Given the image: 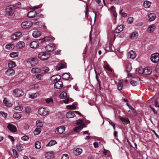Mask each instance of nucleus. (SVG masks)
<instances>
[{
	"instance_id": "1",
	"label": "nucleus",
	"mask_w": 159,
	"mask_h": 159,
	"mask_svg": "<svg viewBox=\"0 0 159 159\" xmlns=\"http://www.w3.org/2000/svg\"><path fill=\"white\" fill-rule=\"evenodd\" d=\"M5 16L8 18H12L15 16L14 9L10 6H8L6 8Z\"/></svg>"
},
{
	"instance_id": "2",
	"label": "nucleus",
	"mask_w": 159,
	"mask_h": 159,
	"mask_svg": "<svg viewBox=\"0 0 159 159\" xmlns=\"http://www.w3.org/2000/svg\"><path fill=\"white\" fill-rule=\"evenodd\" d=\"M24 92L20 89H16L13 90V95L16 97H19L24 95Z\"/></svg>"
},
{
	"instance_id": "3",
	"label": "nucleus",
	"mask_w": 159,
	"mask_h": 159,
	"mask_svg": "<svg viewBox=\"0 0 159 159\" xmlns=\"http://www.w3.org/2000/svg\"><path fill=\"white\" fill-rule=\"evenodd\" d=\"M39 114L42 116H45L49 113V111L47 108H41L38 110Z\"/></svg>"
},
{
	"instance_id": "4",
	"label": "nucleus",
	"mask_w": 159,
	"mask_h": 159,
	"mask_svg": "<svg viewBox=\"0 0 159 159\" xmlns=\"http://www.w3.org/2000/svg\"><path fill=\"white\" fill-rule=\"evenodd\" d=\"M38 57L41 60H45L49 58V55L46 52H41L38 54Z\"/></svg>"
},
{
	"instance_id": "5",
	"label": "nucleus",
	"mask_w": 159,
	"mask_h": 159,
	"mask_svg": "<svg viewBox=\"0 0 159 159\" xmlns=\"http://www.w3.org/2000/svg\"><path fill=\"white\" fill-rule=\"evenodd\" d=\"M151 61L154 63H156L159 61V54L156 53L152 54L151 57Z\"/></svg>"
},
{
	"instance_id": "6",
	"label": "nucleus",
	"mask_w": 159,
	"mask_h": 159,
	"mask_svg": "<svg viewBox=\"0 0 159 159\" xmlns=\"http://www.w3.org/2000/svg\"><path fill=\"white\" fill-rule=\"evenodd\" d=\"M32 25L33 24L31 21H25L21 23V26L22 28L25 29L31 27Z\"/></svg>"
},
{
	"instance_id": "7",
	"label": "nucleus",
	"mask_w": 159,
	"mask_h": 159,
	"mask_svg": "<svg viewBox=\"0 0 159 159\" xmlns=\"http://www.w3.org/2000/svg\"><path fill=\"white\" fill-rule=\"evenodd\" d=\"M65 130V127L63 126H61L57 128L55 132L57 134H61Z\"/></svg>"
},
{
	"instance_id": "8",
	"label": "nucleus",
	"mask_w": 159,
	"mask_h": 159,
	"mask_svg": "<svg viewBox=\"0 0 159 159\" xmlns=\"http://www.w3.org/2000/svg\"><path fill=\"white\" fill-rule=\"evenodd\" d=\"M45 49L46 50L48 51H52L55 49V46L53 43H50L46 47Z\"/></svg>"
},
{
	"instance_id": "9",
	"label": "nucleus",
	"mask_w": 159,
	"mask_h": 159,
	"mask_svg": "<svg viewBox=\"0 0 159 159\" xmlns=\"http://www.w3.org/2000/svg\"><path fill=\"white\" fill-rule=\"evenodd\" d=\"M21 34L20 32H15L11 35V39L13 40H16L20 38V36Z\"/></svg>"
},
{
	"instance_id": "10",
	"label": "nucleus",
	"mask_w": 159,
	"mask_h": 159,
	"mask_svg": "<svg viewBox=\"0 0 159 159\" xmlns=\"http://www.w3.org/2000/svg\"><path fill=\"white\" fill-rule=\"evenodd\" d=\"M54 87L55 89H60L63 87V83L59 80L54 83Z\"/></svg>"
},
{
	"instance_id": "11",
	"label": "nucleus",
	"mask_w": 159,
	"mask_h": 159,
	"mask_svg": "<svg viewBox=\"0 0 159 159\" xmlns=\"http://www.w3.org/2000/svg\"><path fill=\"white\" fill-rule=\"evenodd\" d=\"M61 79V77L59 75H54L52 76L51 79L52 82L54 84L58 81Z\"/></svg>"
},
{
	"instance_id": "12",
	"label": "nucleus",
	"mask_w": 159,
	"mask_h": 159,
	"mask_svg": "<svg viewBox=\"0 0 159 159\" xmlns=\"http://www.w3.org/2000/svg\"><path fill=\"white\" fill-rule=\"evenodd\" d=\"M27 62L30 63L31 66H34L37 64V59L35 58H29L27 60Z\"/></svg>"
},
{
	"instance_id": "13",
	"label": "nucleus",
	"mask_w": 159,
	"mask_h": 159,
	"mask_svg": "<svg viewBox=\"0 0 159 159\" xmlns=\"http://www.w3.org/2000/svg\"><path fill=\"white\" fill-rule=\"evenodd\" d=\"M66 116L68 118H71L74 117L75 116L74 111H69L66 114Z\"/></svg>"
},
{
	"instance_id": "14",
	"label": "nucleus",
	"mask_w": 159,
	"mask_h": 159,
	"mask_svg": "<svg viewBox=\"0 0 159 159\" xmlns=\"http://www.w3.org/2000/svg\"><path fill=\"white\" fill-rule=\"evenodd\" d=\"M84 127H85V125L84 124H82L75 128L74 130L75 132H78Z\"/></svg>"
},
{
	"instance_id": "15",
	"label": "nucleus",
	"mask_w": 159,
	"mask_h": 159,
	"mask_svg": "<svg viewBox=\"0 0 159 159\" xmlns=\"http://www.w3.org/2000/svg\"><path fill=\"white\" fill-rule=\"evenodd\" d=\"M30 46L32 48H35L39 46V43L36 41H33L30 43Z\"/></svg>"
},
{
	"instance_id": "16",
	"label": "nucleus",
	"mask_w": 159,
	"mask_h": 159,
	"mask_svg": "<svg viewBox=\"0 0 159 159\" xmlns=\"http://www.w3.org/2000/svg\"><path fill=\"white\" fill-rule=\"evenodd\" d=\"M40 73L43 75L48 72L49 69L48 67H44L41 68H40Z\"/></svg>"
},
{
	"instance_id": "17",
	"label": "nucleus",
	"mask_w": 159,
	"mask_h": 159,
	"mask_svg": "<svg viewBox=\"0 0 159 159\" xmlns=\"http://www.w3.org/2000/svg\"><path fill=\"white\" fill-rule=\"evenodd\" d=\"M7 127L9 130L12 132H16L17 130L16 127L13 125L9 124Z\"/></svg>"
},
{
	"instance_id": "18",
	"label": "nucleus",
	"mask_w": 159,
	"mask_h": 159,
	"mask_svg": "<svg viewBox=\"0 0 159 159\" xmlns=\"http://www.w3.org/2000/svg\"><path fill=\"white\" fill-rule=\"evenodd\" d=\"M149 21L150 22L153 21L156 18V15L154 13H150L148 15Z\"/></svg>"
},
{
	"instance_id": "19",
	"label": "nucleus",
	"mask_w": 159,
	"mask_h": 159,
	"mask_svg": "<svg viewBox=\"0 0 159 159\" xmlns=\"http://www.w3.org/2000/svg\"><path fill=\"white\" fill-rule=\"evenodd\" d=\"M25 46V43L23 41H19L16 44L17 48L21 49L23 48Z\"/></svg>"
},
{
	"instance_id": "20",
	"label": "nucleus",
	"mask_w": 159,
	"mask_h": 159,
	"mask_svg": "<svg viewBox=\"0 0 159 159\" xmlns=\"http://www.w3.org/2000/svg\"><path fill=\"white\" fill-rule=\"evenodd\" d=\"M6 74L8 76L13 75L15 74L14 70L12 68L8 69L6 73Z\"/></svg>"
},
{
	"instance_id": "21",
	"label": "nucleus",
	"mask_w": 159,
	"mask_h": 159,
	"mask_svg": "<svg viewBox=\"0 0 159 159\" xmlns=\"http://www.w3.org/2000/svg\"><path fill=\"white\" fill-rule=\"evenodd\" d=\"M104 67L106 70L110 72H112V70L111 68L109 66L106 61H104Z\"/></svg>"
},
{
	"instance_id": "22",
	"label": "nucleus",
	"mask_w": 159,
	"mask_h": 159,
	"mask_svg": "<svg viewBox=\"0 0 159 159\" xmlns=\"http://www.w3.org/2000/svg\"><path fill=\"white\" fill-rule=\"evenodd\" d=\"M45 157L47 159H51L54 157L53 153L52 152H47L45 155Z\"/></svg>"
},
{
	"instance_id": "23",
	"label": "nucleus",
	"mask_w": 159,
	"mask_h": 159,
	"mask_svg": "<svg viewBox=\"0 0 159 159\" xmlns=\"http://www.w3.org/2000/svg\"><path fill=\"white\" fill-rule=\"evenodd\" d=\"M45 101L46 103L48 105H52L54 102L53 99L51 97L46 98Z\"/></svg>"
},
{
	"instance_id": "24",
	"label": "nucleus",
	"mask_w": 159,
	"mask_h": 159,
	"mask_svg": "<svg viewBox=\"0 0 159 159\" xmlns=\"http://www.w3.org/2000/svg\"><path fill=\"white\" fill-rule=\"evenodd\" d=\"M36 15V12L34 11H31L28 13V16L30 18H32L35 16Z\"/></svg>"
},
{
	"instance_id": "25",
	"label": "nucleus",
	"mask_w": 159,
	"mask_h": 159,
	"mask_svg": "<svg viewBox=\"0 0 159 159\" xmlns=\"http://www.w3.org/2000/svg\"><path fill=\"white\" fill-rule=\"evenodd\" d=\"M40 68H33L31 70V72L33 74L40 73Z\"/></svg>"
},
{
	"instance_id": "26",
	"label": "nucleus",
	"mask_w": 159,
	"mask_h": 159,
	"mask_svg": "<svg viewBox=\"0 0 159 159\" xmlns=\"http://www.w3.org/2000/svg\"><path fill=\"white\" fill-rule=\"evenodd\" d=\"M54 38L53 37L47 36L42 39V41H41V43H42L43 41L45 40L50 42H52L54 40Z\"/></svg>"
},
{
	"instance_id": "27",
	"label": "nucleus",
	"mask_w": 159,
	"mask_h": 159,
	"mask_svg": "<svg viewBox=\"0 0 159 159\" xmlns=\"http://www.w3.org/2000/svg\"><path fill=\"white\" fill-rule=\"evenodd\" d=\"M128 56L129 58L133 59L136 57L135 53L134 51L131 50L128 53Z\"/></svg>"
},
{
	"instance_id": "28",
	"label": "nucleus",
	"mask_w": 159,
	"mask_h": 159,
	"mask_svg": "<svg viewBox=\"0 0 159 159\" xmlns=\"http://www.w3.org/2000/svg\"><path fill=\"white\" fill-rule=\"evenodd\" d=\"M82 152V150L81 148H77L75 150L73 151L74 154L76 156L80 155Z\"/></svg>"
},
{
	"instance_id": "29",
	"label": "nucleus",
	"mask_w": 159,
	"mask_h": 159,
	"mask_svg": "<svg viewBox=\"0 0 159 159\" xmlns=\"http://www.w3.org/2000/svg\"><path fill=\"white\" fill-rule=\"evenodd\" d=\"M124 28V27L123 25H120L117 26L115 31L117 33H119L123 30Z\"/></svg>"
},
{
	"instance_id": "30",
	"label": "nucleus",
	"mask_w": 159,
	"mask_h": 159,
	"mask_svg": "<svg viewBox=\"0 0 159 159\" xmlns=\"http://www.w3.org/2000/svg\"><path fill=\"white\" fill-rule=\"evenodd\" d=\"M155 29V26L154 25H152L148 28L147 30L148 32L151 33L153 32Z\"/></svg>"
},
{
	"instance_id": "31",
	"label": "nucleus",
	"mask_w": 159,
	"mask_h": 159,
	"mask_svg": "<svg viewBox=\"0 0 159 159\" xmlns=\"http://www.w3.org/2000/svg\"><path fill=\"white\" fill-rule=\"evenodd\" d=\"M138 36V34L136 32L132 33L130 35V37L132 39H136Z\"/></svg>"
},
{
	"instance_id": "32",
	"label": "nucleus",
	"mask_w": 159,
	"mask_h": 159,
	"mask_svg": "<svg viewBox=\"0 0 159 159\" xmlns=\"http://www.w3.org/2000/svg\"><path fill=\"white\" fill-rule=\"evenodd\" d=\"M123 80H119L118 84L117 85V89L118 90H121L123 86Z\"/></svg>"
},
{
	"instance_id": "33",
	"label": "nucleus",
	"mask_w": 159,
	"mask_h": 159,
	"mask_svg": "<svg viewBox=\"0 0 159 159\" xmlns=\"http://www.w3.org/2000/svg\"><path fill=\"white\" fill-rule=\"evenodd\" d=\"M151 4V2L147 0L145 1L143 3V6L145 8H146L149 7Z\"/></svg>"
},
{
	"instance_id": "34",
	"label": "nucleus",
	"mask_w": 159,
	"mask_h": 159,
	"mask_svg": "<svg viewBox=\"0 0 159 159\" xmlns=\"http://www.w3.org/2000/svg\"><path fill=\"white\" fill-rule=\"evenodd\" d=\"M143 71L144 73L147 75L150 74L152 72L151 69L148 67H146L143 69Z\"/></svg>"
},
{
	"instance_id": "35",
	"label": "nucleus",
	"mask_w": 159,
	"mask_h": 159,
	"mask_svg": "<svg viewBox=\"0 0 159 159\" xmlns=\"http://www.w3.org/2000/svg\"><path fill=\"white\" fill-rule=\"evenodd\" d=\"M41 33L39 31H34L33 32V36L34 37L38 38L41 35Z\"/></svg>"
},
{
	"instance_id": "36",
	"label": "nucleus",
	"mask_w": 159,
	"mask_h": 159,
	"mask_svg": "<svg viewBox=\"0 0 159 159\" xmlns=\"http://www.w3.org/2000/svg\"><path fill=\"white\" fill-rule=\"evenodd\" d=\"M66 67L65 64H60L58 65L57 69L58 70H60L61 69L65 68Z\"/></svg>"
},
{
	"instance_id": "37",
	"label": "nucleus",
	"mask_w": 159,
	"mask_h": 159,
	"mask_svg": "<svg viewBox=\"0 0 159 159\" xmlns=\"http://www.w3.org/2000/svg\"><path fill=\"white\" fill-rule=\"evenodd\" d=\"M14 45L11 43H9L7 45L5 46V48L7 50L13 49L14 48Z\"/></svg>"
},
{
	"instance_id": "38",
	"label": "nucleus",
	"mask_w": 159,
	"mask_h": 159,
	"mask_svg": "<svg viewBox=\"0 0 159 159\" xmlns=\"http://www.w3.org/2000/svg\"><path fill=\"white\" fill-rule=\"evenodd\" d=\"M8 67L11 68L16 66V64L15 62L13 61H11L8 63Z\"/></svg>"
},
{
	"instance_id": "39",
	"label": "nucleus",
	"mask_w": 159,
	"mask_h": 159,
	"mask_svg": "<svg viewBox=\"0 0 159 159\" xmlns=\"http://www.w3.org/2000/svg\"><path fill=\"white\" fill-rule=\"evenodd\" d=\"M62 79L64 80H67L69 79L70 76L69 74L67 73H64L62 76Z\"/></svg>"
},
{
	"instance_id": "40",
	"label": "nucleus",
	"mask_w": 159,
	"mask_h": 159,
	"mask_svg": "<svg viewBox=\"0 0 159 159\" xmlns=\"http://www.w3.org/2000/svg\"><path fill=\"white\" fill-rule=\"evenodd\" d=\"M3 102L5 105L7 107H11L12 106L11 104L9 103L6 98H4L3 101Z\"/></svg>"
},
{
	"instance_id": "41",
	"label": "nucleus",
	"mask_w": 159,
	"mask_h": 159,
	"mask_svg": "<svg viewBox=\"0 0 159 159\" xmlns=\"http://www.w3.org/2000/svg\"><path fill=\"white\" fill-rule=\"evenodd\" d=\"M43 122L40 120H37L36 121V125L37 127H43Z\"/></svg>"
},
{
	"instance_id": "42",
	"label": "nucleus",
	"mask_w": 159,
	"mask_h": 159,
	"mask_svg": "<svg viewBox=\"0 0 159 159\" xmlns=\"http://www.w3.org/2000/svg\"><path fill=\"white\" fill-rule=\"evenodd\" d=\"M13 117L16 119H19L21 117V115L18 113H15L13 115Z\"/></svg>"
},
{
	"instance_id": "43",
	"label": "nucleus",
	"mask_w": 159,
	"mask_h": 159,
	"mask_svg": "<svg viewBox=\"0 0 159 159\" xmlns=\"http://www.w3.org/2000/svg\"><path fill=\"white\" fill-rule=\"evenodd\" d=\"M41 131V128H36L34 131V134L35 135H38L40 133Z\"/></svg>"
},
{
	"instance_id": "44",
	"label": "nucleus",
	"mask_w": 159,
	"mask_h": 159,
	"mask_svg": "<svg viewBox=\"0 0 159 159\" xmlns=\"http://www.w3.org/2000/svg\"><path fill=\"white\" fill-rule=\"evenodd\" d=\"M42 75L41 73L40 74L34 75L33 76L35 79H38L41 80L42 79Z\"/></svg>"
},
{
	"instance_id": "45",
	"label": "nucleus",
	"mask_w": 159,
	"mask_h": 159,
	"mask_svg": "<svg viewBox=\"0 0 159 159\" xmlns=\"http://www.w3.org/2000/svg\"><path fill=\"white\" fill-rule=\"evenodd\" d=\"M56 142L54 140L50 141L46 145L47 147L51 146L56 143Z\"/></svg>"
},
{
	"instance_id": "46",
	"label": "nucleus",
	"mask_w": 159,
	"mask_h": 159,
	"mask_svg": "<svg viewBox=\"0 0 159 159\" xmlns=\"http://www.w3.org/2000/svg\"><path fill=\"white\" fill-rule=\"evenodd\" d=\"M110 10L113 14L114 16L116 18V17L117 15L116 12L115 7L113 6L111 7L110 8Z\"/></svg>"
},
{
	"instance_id": "47",
	"label": "nucleus",
	"mask_w": 159,
	"mask_h": 159,
	"mask_svg": "<svg viewBox=\"0 0 159 159\" xmlns=\"http://www.w3.org/2000/svg\"><path fill=\"white\" fill-rule=\"evenodd\" d=\"M16 147L19 151H21L24 149V147L23 145L20 144H17L16 145Z\"/></svg>"
},
{
	"instance_id": "48",
	"label": "nucleus",
	"mask_w": 159,
	"mask_h": 159,
	"mask_svg": "<svg viewBox=\"0 0 159 159\" xmlns=\"http://www.w3.org/2000/svg\"><path fill=\"white\" fill-rule=\"evenodd\" d=\"M67 96V93L64 92H63L61 93L59 95L60 98H65Z\"/></svg>"
},
{
	"instance_id": "49",
	"label": "nucleus",
	"mask_w": 159,
	"mask_h": 159,
	"mask_svg": "<svg viewBox=\"0 0 159 159\" xmlns=\"http://www.w3.org/2000/svg\"><path fill=\"white\" fill-rule=\"evenodd\" d=\"M41 143L39 141L36 142L35 144V148L38 149H39L41 148Z\"/></svg>"
},
{
	"instance_id": "50",
	"label": "nucleus",
	"mask_w": 159,
	"mask_h": 159,
	"mask_svg": "<svg viewBox=\"0 0 159 159\" xmlns=\"http://www.w3.org/2000/svg\"><path fill=\"white\" fill-rule=\"evenodd\" d=\"M120 119L122 122L124 123L128 124L129 122V121L127 118L121 117Z\"/></svg>"
},
{
	"instance_id": "51",
	"label": "nucleus",
	"mask_w": 159,
	"mask_h": 159,
	"mask_svg": "<svg viewBox=\"0 0 159 159\" xmlns=\"http://www.w3.org/2000/svg\"><path fill=\"white\" fill-rule=\"evenodd\" d=\"M66 108L69 110H75L76 109V107L73 105H67Z\"/></svg>"
},
{
	"instance_id": "52",
	"label": "nucleus",
	"mask_w": 159,
	"mask_h": 159,
	"mask_svg": "<svg viewBox=\"0 0 159 159\" xmlns=\"http://www.w3.org/2000/svg\"><path fill=\"white\" fill-rule=\"evenodd\" d=\"M12 58H14L17 56V52H12L9 55Z\"/></svg>"
},
{
	"instance_id": "53",
	"label": "nucleus",
	"mask_w": 159,
	"mask_h": 159,
	"mask_svg": "<svg viewBox=\"0 0 159 159\" xmlns=\"http://www.w3.org/2000/svg\"><path fill=\"white\" fill-rule=\"evenodd\" d=\"M23 109V107L20 105L16 106L15 107V109L16 110L21 111Z\"/></svg>"
},
{
	"instance_id": "54",
	"label": "nucleus",
	"mask_w": 159,
	"mask_h": 159,
	"mask_svg": "<svg viewBox=\"0 0 159 159\" xmlns=\"http://www.w3.org/2000/svg\"><path fill=\"white\" fill-rule=\"evenodd\" d=\"M89 16V10L88 6L87 5H86V11L85 12V18L86 19H88Z\"/></svg>"
},
{
	"instance_id": "55",
	"label": "nucleus",
	"mask_w": 159,
	"mask_h": 159,
	"mask_svg": "<svg viewBox=\"0 0 159 159\" xmlns=\"http://www.w3.org/2000/svg\"><path fill=\"white\" fill-rule=\"evenodd\" d=\"M38 93H35L33 95L30 94L29 95V98H36L38 95Z\"/></svg>"
},
{
	"instance_id": "56",
	"label": "nucleus",
	"mask_w": 159,
	"mask_h": 159,
	"mask_svg": "<svg viewBox=\"0 0 159 159\" xmlns=\"http://www.w3.org/2000/svg\"><path fill=\"white\" fill-rule=\"evenodd\" d=\"M137 71L139 74H142L144 73L143 69V68H138L137 69Z\"/></svg>"
},
{
	"instance_id": "57",
	"label": "nucleus",
	"mask_w": 159,
	"mask_h": 159,
	"mask_svg": "<svg viewBox=\"0 0 159 159\" xmlns=\"http://www.w3.org/2000/svg\"><path fill=\"white\" fill-rule=\"evenodd\" d=\"M132 69L131 65L130 64H128L126 69V71L128 72H130Z\"/></svg>"
},
{
	"instance_id": "58",
	"label": "nucleus",
	"mask_w": 159,
	"mask_h": 159,
	"mask_svg": "<svg viewBox=\"0 0 159 159\" xmlns=\"http://www.w3.org/2000/svg\"><path fill=\"white\" fill-rule=\"evenodd\" d=\"M69 157L67 154H64L62 155L61 159H69Z\"/></svg>"
},
{
	"instance_id": "59",
	"label": "nucleus",
	"mask_w": 159,
	"mask_h": 159,
	"mask_svg": "<svg viewBox=\"0 0 159 159\" xmlns=\"http://www.w3.org/2000/svg\"><path fill=\"white\" fill-rule=\"evenodd\" d=\"M133 21V18L132 17H129L128 19V23L129 24H131L132 23Z\"/></svg>"
},
{
	"instance_id": "60",
	"label": "nucleus",
	"mask_w": 159,
	"mask_h": 159,
	"mask_svg": "<svg viewBox=\"0 0 159 159\" xmlns=\"http://www.w3.org/2000/svg\"><path fill=\"white\" fill-rule=\"evenodd\" d=\"M103 154H104L105 155H107V154H108V155H107V157H109V151L107 150H105V149H104V151H103Z\"/></svg>"
},
{
	"instance_id": "61",
	"label": "nucleus",
	"mask_w": 159,
	"mask_h": 159,
	"mask_svg": "<svg viewBox=\"0 0 159 159\" xmlns=\"http://www.w3.org/2000/svg\"><path fill=\"white\" fill-rule=\"evenodd\" d=\"M21 139L24 141H27L29 139V137L27 136H24L21 138Z\"/></svg>"
},
{
	"instance_id": "62",
	"label": "nucleus",
	"mask_w": 159,
	"mask_h": 159,
	"mask_svg": "<svg viewBox=\"0 0 159 159\" xmlns=\"http://www.w3.org/2000/svg\"><path fill=\"white\" fill-rule=\"evenodd\" d=\"M39 85L38 84H35L34 85H32L31 86V89H38L39 88Z\"/></svg>"
},
{
	"instance_id": "63",
	"label": "nucleus",
	"mask_w": 159,
	"mask_h": 159,
	"mask_svg": "<svg viewBox=\"0 0 159 159\" xmlns=\"http://www.w3.org/2000/svg\"><path fill=\"white\" fill-rule=\"evenodd\" d=\"M130 83L133 86H135L137 85V83L136 82V81L134 80L131 81L130 82Z\"/></svg>"
},
{
	"instance_id": "64",
	"label": "nucleus",
	"mask_w": 159,
	"mask_h": 159,
	"mask_svg": "<svg viewBox=\"0 0 159 159\" xmlns=\"http://www.w3.org/2000/svg\"><path fill=\"white\" fill-rule=\"evenodd\" d=\"M121 15L123 17H126L127 16V14L124 12L122 10H121L120 12Z\"/></svg>"
}]
</instances>
